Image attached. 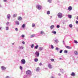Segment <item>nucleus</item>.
Returning <instances> with one entry per match:
<instances>
[{"label": "nucleus", "mask_w": 78, "mask_h": 78, "mask_svg": "<svg viewBox=\"0 0 78 78\" xmlns=\"http://www.w3.org/2000/svg\"><path fill=\"white\" fill-rule=\"evenodd\" d=\"M57 16L58 18H61L62 17V14L61 13H58L57 14Z\"/></svg>", "instance_id": "1"}, {"label": "nucleus", "mask_w": 78, "mask_h": 78, "mask_svg": "<svg viewBox=\"0 0 78 78\" xmlns=\"http://www.w3.org/2000/svg\"><path fill=\"white\" fill-rule=\"evenodd\" d=\"M26 74L27 75H29L30 74H31V72L30 70H28L26 72Z\"/></svg>", "instance_id": "2"}, {"label": "nucleus", "mask_w": 78, "mask_h": 78, "mask_svg": "<svg viewBox=\"0 0 78 78\" xmlns=\"http://www.w3.org/2000/svg\"><path fill=\"white\" fill-rule=\"evenodd\" d=\"M41 6L39 5H36V8L37 9H41Z\"/></svg>", "instance_id": "3"}, {"label": "nucleus", "mask_w": 78, "mask_h": 78, "mask_svg": "<svg viewBox=\"0 0 78 78\" xmlns=\"http://www.w3.org/2000/svg\"><path fill=\"white\" fill-rule=\"evenodd\" d=\"M21 63L22 64H25V63L26 62V61H25V60L24 59H22L21 60Z\"/></svg>", "instance_id": "4"}, {"label": "nucleus", "mask_w": 78, "mask_h": 78, "mask_svg": "<svg viewBox=\"0 0 78 78\" xmlns=\"http://www.w3.org/2000/svg\"><path fill=\"white\" fill-rule=\"evenodd\" d=\"M68 9L69 11H71V10L72 9V7L70 6L69 7H68Z\"/></svg>", "instance_id": "5"}, {"label": "nucleus", "mask_w": 78, "mask_h": 78, "mask_svg": "<svg viewBox=\"0 0 78 78\" xmlns=\"http://www.w3.org/2000/svg\"><path fill=\"white\" fill-rule=\"evenodd\" d=\"M1 69H2V70H4L6 69V67H5V66H2Z\"/></svg>", "instance_id": "6"}, {"label": "nucleus", "mask_w": 78, "mask_h": 78, "mask_svg": "<svg viewBox=\"0 0 78 78\" xmlns=\"http://www.w3.org/2000/svg\"><path fill=\"white\" fill-rule=\"evenodd\" d=\"M40 70V68L38 67L36 69V71L37 72H39Z\"/></svg>", "instance_id": "7"}, {"label": "nucleus", "mask_w": 78, "mask_h": 78, "mask_svg": "<svg viewBox=\"0 0 78 78\" xmlns=\"http://www.w3.org/2000/svg\"><path fill=\"white\" fill-rule=\"evenodd\" d=\"M71 75L73 76H75V73L73 72L71 74Z\"/></svg>", "instance_id": "8"}, {"label": "nucleus", "mask_w": 78, "mask_h": 78, "mask_svg": "<svg viewBox=\"0 0 78 78\" xmlns=\"http://www.w3.org/2000/svg\"><path fill=\"white\" fill-rule=\"evenodd\" d=\"M35 55L37 56L38 57L39 56V53H38L36 51L35 53Z\"/></svg>", "instance_id": "9"}, {"label": "nucleus", "mask_w": 78, "mask_h": 78, "mask_svg": "<svg viewBox=\"0 0 78 78\" xmlns=\"http://www.w3.org/2000/svg\"><path fill=\"white\" fill-rule=\"evenodd\" d=\"M65 47L66 48H68V49H71V48H72V47H69L67 46H66Z\"/></svg>", "instance_id": "10"}, {"label": "nucleus", "mask_w": 78, "mask_h": 78, "mask_svg": "<svg viewBox=\"0 0 78 78\" xmlns=\"http://www.w3.org/2000/svg\"><path fill=\"white\" fill-rule=\"evenodd\" d=\"M48 67L49 69H51V68H52V67H51V65L50 64H48Z\"/></svg>", "instance_id": "11"}, {"label": "nucleus", "mask_w": 78, "mask_h": 78, "mask_svg": "<svg viewBox=\"0 0 78 78\" xmlns=\"http://www.w3.org/2000/svg\"><path fill=\"white\" fill-rule=\"evenodd\" d=\"M18 19L19 20H21L22 19V18L21 17L19 16L18 18Z\"/></svg>", "instance_id": "12"}, {"label": "nucleus", "mask_w": 78, "mask_h": 78, "mask_svg": "<svg viewBox=\"0 0 78 78\" xmlns=\"http://www.w3.org/2000/svg\"><path fill=\"white\" fill-rule=\"evenodd\" d=\"M54 27H55V26L54 25H52L50 27V28L51 29H53L54 28Z\"/></svg>", "instance_id": "13"}, {"label": "nucleus", "mask_w": 78, "mask_h": 78, "mask_svg": "<svg viewBox=\"0 0 78 78\" xmlns=\"http://www.w3.org/2000/svg\"><path fill=\"white\" fill-rule=\"evenodd\" d=\"M10 17H11V16L10 14H8L7 15V19H10Z\"/></svg>", "instance_id": "14"}, {"label": "nucleus", "mask_w": 78, "mask_h": 78, "mask_svg": "<svg viewBox=\"0 0 78 78\" xmlns=\"http://www.w3.org/2000/svg\"><path fill=\"white\" fill-rule=\"evenodd\" d=\"M38 47L39 46L38 45H37L36 46H35V49H37Z\"/></svg>", "instance_id": "15"}, {"label": "nucleus", "mask_w": 78, "mask_h": 78, "mask_svg": "<svg viewBox=\"0 0 78 78\" xmlns=\"http://www.w3.org/2000/svg\"><path fill=\"white\" fill-rule=\"evenodd\" d=\"M52 33H53L55 34H56V32L55 31H52Z\"/></svg>", "instance_id": "16"}, {"label": "nucleus", "mask_w": 78, "mask_h": 78, "mask_svg": "<svg viewBox=\"0 0 78 78\" xmlns=\"http://www.w3.org/2000/svg\"><path fill=\"white\" fill-rule=\"evenodd\" d=\"M34 61L35 62H37V61H38V59L35 58L34 59Z\"/></svg>", "instance_id": "17"}, {"label": "nucleus", "mask_w": 78, "mask_h": 78, "mask_svg": "<svg viewBox=\"0 0 78 78\" xmlns=\"http://www.w3.org/2000/svg\"><path fill=\"white\" fill-rule=\"evenodd\" d=\"M35 26H36V25H35V24L34 23H33L32 25V27H35Z\"/></svg>", "instance_id": "18"}, {"label": "nucleus", "mask_w": 78, "mask_h": 78, "mask_svg": "<svg viewBox=\"0 0 78 78\" xmlns=\"http://www.w3.org/2000/svg\"><path fill=\"white\" fill-rule=\"evenodd\" d=\"M68 17L69 19H71L72 18V15H68Z\"/></svg>", "instance_id": "19"}, {"label": "nucleus", "mask_w": 78, "mask_h": 78, "mask_svg": "<svg viewBox=\"0 0 78 78\" xmlns=\"http://www.w3.org/2000/svg\"><path fill=\"white\" fill-rule=\"evenodd\" d=\"M50 14V12L49 11H48L47 12V14Z\"/></svg>", "instance_id": "20"}, {"label": "nucleus", "mask_w": 78, "mask_h": 78, "mask_svg": "<svg viewBox=\"0 0 78 78\" xmlns=\"http://www.w3.org/2000/svg\"><path fill=\"white\" fill-rule=\"evenodd\" d=\"M25 27V24H24L22 25V27L23 28H24V27Z\"/></svg>", "instance_id": "21"}, {"label": "nucleus", "mask_w": 78, "mask_h": 78, "mask_svg": "<svg viewBox=\"0 0 78 78\" xmlns=\"http://www.w3.org/2000/svg\"><path fill=\"white\" fill-rule=\"evenodd\" d=\"M16 16H17V15H16L15 14H14L13 16V17H16Z\"/></svg>", "instance_id": "22"}, {"label": "nucleus", "mask_w": 78, "mask_h": 78, "mask_svg": "<svg viewBox=\"0 0 78 78\" xmlns=\"http://www.w3.org/2000/svg\"><path fill=\"white\" fill-rule=\"evenodd\" d=\"M16 25H19V22L18 21H16Z\"/></svg>", "instance_id": "23"}, {"label": "nucleus", "mask_w": 78, "mask_h": 78, "mask_svg": "<svg viewBox=\"0 0 78 78\" xmlns=\"http://www.w3.org/2000/svg\"><path fill=\"white\" fill-rule=\"evenodd\" d=\"M72 26H73L72 24H70L69 25V27L70 28H72Z\"/></svg>", "instance_id": "24"}, {"label": "nucleus", "mask_w": 78, "mask_h": 78, "mask_svg": "<svg viewBox=\"0 0 78 78\" xmlns=\"http://www.w3.org/2000/svg\"><path fill=\"white\" fill-rule=\"evenodd\" d=\"M74 42L75 43V44H78V41L76 40H74Z\"/></svg>", "instance_id": "25"}, {"label": "nucleus", "mask_w": 78, "mask_h": 78, "mask_svg": "<svg viewBox=\"0 0 78 78\" xmlns=\"http://www.w3.org/2000/svg\"><path fill=\"white\" fill-rule=\"evenodd\" d=\"M35 35L34 34L31 35L30 36V37L32 38V37H34Z\"/></svg>", "instance_id": "26"}, {"label": "nucleus", "mask_w": 78, "mask_h": 78, "mask_svg": "<svg viewBox=\"0 0 78 78\" xmlns=\"http://www.w3.org/2000/svg\"><path fill=\"white\" fill-rule=\"evenodd\" d=\"M64 53H67V51L66 50L64 51Z\"/></svg>", "instance_id": "27"}, {"label": "nucleus", "mask_w": 78, "mask_h": 78, "mask_svg": "<svg viewBox=\"0 0 78 78\" xmlns=\"http://www.w3.org/2000/svg\"><path fill=\"white\" fill-rule=\"evenodd\" d=\"M74 53L75 54V55H77L78 54V52H77L76 51H74Z\"/></svg>", "instance_id": "28"}, {"label": "nucleus", "mask_w": 78, "mask_h": 78, "mask_svg": "<svg viewBox=\"0 0 78 78\" xmlns=\"http://www.w3.org/2000/svg\"><path fill=\"white\" fill-rule=\"evenodd\" d=\"M31 48H33L34 47V44H32L31 46Z\"/></svg>", "instance_id": "29"}, {"label": "nucleus", "mask_w": 78, "mask_h": 78, "mask_svg": "<svg viewBox=\"0 0 78 78\" xmlns=\"http://www.w3.org/2000/svg\"><path fill=\"white\" fill-rule=\"evenodd\" d=\"M39 50L40 51H41V50H42V48L41 47H40L39 48Z\"/></svg>", "instance_id": "30"}, {"label": "nucleus", "mask_w": 78, "mask_h": 78, "mask_svg": "<svg viewBox=\"0 0 78 78\" xmlns=\"http://www.w3.org/2000/svg\"><path fill=\"white\" fill-rule=\"evenodd\" d=\"M48 2H49V3H51V0H48Z\"/></svg>", "instance_id": "31"}, {"label": "nucleus", "mask_w": 78, "mask_h": 78, "mask_svg": "<svg viewBox=\"0 0 78 78\" xmlns=\"http://www.w3.org/2000/svg\"><path fill=\"white\" fill-rule=\"evenodd\" d=\"M51 61H52V62H53V61H54V59H50Z\"/></svg>", "instance_id": "32"}, {"label": "nucleus", "mask_w": 78, "mask_h": 78, "mask_svg": "<svg viewBox=\"0 0 78 78\" xmlns=\"http://www.w3.org/2000/svg\"><path fill=\"white\" fill-rule=\"evenodd\" d=\"M55 50H57L58 51V50H59V48H55Z\"/></svg>", "instance_id": "33"}, {"label": "nucleus", "mask_w": 78, "mask_h": 78, "mask_svg": "<svg viewBox=\"0 0 78 78\" xmlns=\"http://www.w3.org/2000/svg\"><path fill=\"white\" fill-rule=\"evenodd\" d=\"M51 48L52 49H53L54 48V47H53V45H51Z\"/></svg>", "instance_id": "34"}, {"label": "nucleus", "mask_w": 78, "mask_h": 78, "mask_svg": "<svg viewBox=\"0 0 78 78\" xmlns=\"http://www.w3.org/2000/svg\"><path fill=\"white\" fill-rule=\"evenodd\" d=\"M60 27V26H59V25H58L57 26V28H58Z\"/></svg>", "instance_id": "35"}, {"label": "nucleus", "mask_w": 78, "mask_h": 78, "mask_svg": "<svg viewBox=\"0 0 78 78\" xmlns=\"http://www.w3.org/2000/svg\"><path fill=\"white\" fill-rule=\"evenodd\" d=\"M9 29V28L8 27H6V30H8Z\"/></svg>", "instance_id": "36"}, {"label": "nucleus", "mask_w": 78, "mask_h": 78, "mask_svg": "<svg viewBox=\"0 0 78 78\" xmlns=\"http://www.w3.org/2000/svg\"><path fill=\"white\" fill-rule=\"evenodd\" d=\"M39 64L40 66H42V63H40Z\"/></svg>", "instance_id": "37"}, {"label": "nucleus", "mask_w": 78, "mask_h": 78, "mask_svg": "<svg viewBox=\"0 0 78 78\" xmlns=\"http://www.w3.org/2000/svg\"><path fill=\"white\" fill-rule=\"evenodd\" d=\"M20 69H21V70H22V67L21 66H20Z\"/></svg>", "instance_id": "38"}, {"label": "nucleus", "mask_w": 78, "mask_h": 78, "mask_svg": "<svg viewBox=\"0 0 78 78\" xmlns=\"http://www.w3.org/2000/svg\"><path fill=\"white\" fill-rule=\"evenodd\" d=\"M44 33V31H41V34H43Z\"/></svg>", "instance_id": "39"}, {"label": "nucleus", "mask_w": 78, "mask_h": 78, "mask_svg": "<svg viewBox=\"0 0 78 78\" xmlns=\"http://www.w3.org/2000/svg\"><path fill=\"white\" fill-rule=\"evenodd\" d=\"M25 37V35H22V37Z\"/></svg>", "instance_id": "40"}, {"label": "nucleus", "mask_w": 78, "mask_h": 78, "mask_svg": "<svg viewBox=\"0 0 78 78\" xmlns=\"http://www.w3.org/2000/svg\"><path fill=\"white\" fill-rule=\"evenodd\" d=\"M62 50H60V53H62Z\"/></svg>", "instance_id": "41"}, {"label": "nucleus", "mask_w": 78, "mask_h": 78, "mask_svg": "<svg viewBox=\"0 0 78 78\" xmlns=\"http://www.w3.org/2000/svg\"><path fill=\"white\" fill-rule=\"evenodd\" d=\"M15 30L16 31H18V29H17V28H15Z\"/></svg>", "instance_id": "42"}, {"label": "nucleus", "mask_w": 78, "mask_h": 78, "mask_svg": "<svg viewBox=\"0 0 78 78\" xmlns=\"http://www.w3.org/2000/svg\"><path fill=\"white\" fill-rule=\"evenodd\" d=\"M58 40H55V42H58Z\"/></svg>", "instance_id": "43"}, {"label": "nucleus", "mask_w": 78, "mask_h": 78, "mask_svg": "<svg viewBox=\"0 0 78 78\" xmlns=\"http://www.w3.org/2000/svg\"><path fill=\"white\" fill-rule=\"evenodd\" d=\"M76 24L78 23V21L76 20Z\"/></svg>", "instance_id": "44"}, {"label": "nucleus", "mask_w": 78, "mask_h": 78, "mask_svg": "<svg viewBox=\"0 0 78 78\" xmlns=\"http://www.w3.org/2000/svg\"><path fill=\"white\" fill-rule=\"evenodd\" d=\"M6 78H9V76H7L6 77Z\"/></svg>", "instance_id": "45"}, {"label": "nucleus", "mask_w": 78, "mask_h": 78, "mask_svg": "<svg viewBox=\"0 0 78 78\" xmlns=\"http://www.w3.org/2000/svg\"><path fill=\"white\" fill-rule=\"evenodd\" d=\"M6 1H7V0H3V2H6Z\"/></svg>", "instance_id": "46"}, {"label": "nucleus", "mask_w": 78, "mask_h": 78, "mask_svg": "<svg viewBox=\"0 0 78 78\" xmlns=\"http://www.w3.org/2000/svg\"><path fill=\"white\" fill-rule=\"evenodd\" d=\"M22 43H23V44H25V42H24V41H23V42H22Z\"/></svg>", "instance_id": "47"}, {"label": "nucleus", "mask_w": 78, "mask_h": 78, "mask_svg": "<svg viewBox=\"0 0 78 78\" xmlns=\"http://www.w3.org/2000/svg\"><path fill=\"white\" fill-rule=\"evenodd\" d=\"M9 22H7V23H6V24H7V25H9Z\"/></svg>", "instance_id": "48"}, {"label": "nucleus", "mask_w": 78, "mask_h": 78, "mask_svg": "<svg viewBox=\"0 0 78 78\" xmlns=\"http://www.w3.org/2000/svg\"><path fill=\"white\" fill-rule=\"evenodd\" d=\"M59 59H60V60H61V59H62V58H59Z\"/></svg>", "instance_id": "49"}, {"label": "nucleus", "mask_w": 78, "mask_h": 78, "mask_svg": "<svg viewBox=\"0 0 78 78\" xmlns=\"http://www.w3.org/2000/svg\"><path fill=\"white\" fill-rule=\"evenodd\" d=\"M51 78H54L53 76H52Z\"/></svg>", "instance_id": "50"}, {"label": "nucleus", "mask_w": 78, "mask_h": 78, "mask_svg": "<svg viewBox=\"0 0 78 78\" xmlns=\"http://www.w3.org/2000/svg\"><path fill=\"white\" fill-rule=\"evenodd\" d=\"M1 28H2V27H0V30H1Z\"/></svg>", "instance_id": "51"}]
</instances>
